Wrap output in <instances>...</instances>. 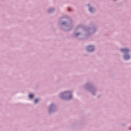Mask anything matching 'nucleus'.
<instances>
[{
	"mask_svg": "<svg viewBox=\"0 0 131 131\" xmlns=\"http://www.w3.org/2000/svg\"><path fill=\"white\" fill-rule=\"evenodd\" d=\"M87 50L89 52H92V51H94V46H88L87 47Z\"/></svg>",
	"mask_w": 131,
	"mask_h": 131,
	"instance_id": "nucleus-1",
	"label": "nucleus"
},
{
	"mask_svg": "<svg viewBox=\"0 0 131 131\" xmlns=\"http://www.w3.org/2000/svg\"><path fill=\"white\" fill-rule=\"evenodd\" d=\"M121 51H122V52H125L126 53H128L129 52V50L127 49H122Z\"/></svg>",
	"mask_w": 131,
	"mask_h": 131,
	"instance_id": "nucleus-2",
	"label": "nucleus"
},
{
	"mask_svg": "<svg viewBox=\"0 0 131 131\" xmlns=\"http://www.w3.org/2000/svg\"><path fill=\"white\" fill-rule=\"evenodd\" d=\"M130 58V56H129V55H125L124 56V59L125 60H128Z\"/></svg>",
	"mask_w": 131,
	"mask_h": 131,
	"instance_id": "nucleus-3",
	"label": "nucleus"
},
{
	"mask_svg": "<svg viewBox=\"0 0 131 131\" xmlns=\"http://www.w3.org/2000/svg\"><path fill=\"white\" fill-rule=\"evenodd\" d=\"M29 97L30 98V99H32V98H33V95L32 94H30L29 95Z\"/></svg>",
	"mask_w": 131,
	"mask_h": 131,
	"instance_id": "nucleus-4",
	"label": "nucleus"
},
{
	"mask_svg": "<svg viewBox=\"0 0 131 131\" xmlns=\"http://www.w3.org/2000/svg\"><path fill=\"white\" fill-rule=\"evenodd\" d=\"M89 11H90V12H93V8L90 7V8H89Z\"/></svg>",
	"mask_w": 131,
	"mask_h": 131,
	"instance_id": "nucleus-5",
	"label": "nucleus"
},
{
	"mask_svg": "<svg viewBox=\"0 0 131 131\" xmlns=\"http://www.w3.org/2000/svg\"><path fill=\"white\" fill-rule=\"evenodd\" d=\"M38 102V99H36L35 101V103H37Z\"/></svg>",
	"mask_w": 131,
	"mask_h": 131,
	"instance_id": "nucleus-6",
	"label": "nucleus"
},
{
	"mask_svg": "<svg viewBox=\"0 0 131 131\" xmlns=\"http://www.w3.org/2000/svg\"><path fill=\"white\" fill-rule=\"evenodd\" d=\"M68 99H71V96H70L68 97Z\"/></svg>",
	"mask_w": 131,
	"mask_h": 131,
	"instance_id": "nucleus-7",
	"label": "nucleus"
},
{
	"mask_svg": "<svg viewBox=\"0 0 131 131\" xmlns=\"http://www.w3.org/2000/svg\"><path fill=\"white\" fill-rule=\"evenodd\" d=\"M78 34H76V36H77Z\"/></svg>",
	"mask_w": 131,
	"mask_h": 131,
	"instance_id": "nucleus-8",
	"label": "nucleus"
},
{
	"mask_svg": "<svg viewBox=\"0 0 131 131\" xmlns=\"http://www.w3.org/2000/svg\"><path fill=\"white\" fill-rule=\"evenodd\" d=\"M65 23H63V24H64Z\"/></svg>",
	"mask_w": 131,
	"mask_h": 131,
	"instance_id": "nucleus-9",
	"label": "nucleus"
}]
</instances>
